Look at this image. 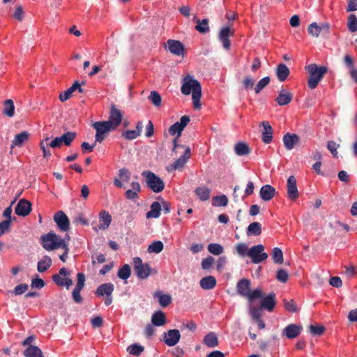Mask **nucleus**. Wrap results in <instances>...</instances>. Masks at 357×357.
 <instances>
[{"mask_svg": "<svg viewBox=\"0 0 357 357\" xmlns=\"http://www.w3.org/2000/svg\"><path fill=\"white\" fill-rule=\"evenodd\" d=\"M287 197L290 200L294 201L299 197L296 185V179L294 176H290L287 182Z\"/></svg>", "mask_w": 357, "mask_h": 357, "instance_id": "nucleus-17", "label": "nucleus"}, {"mask_svg": "<svg viewBox=\"0 0 357 357\" xmlns=\"http://www.w3.org/2000/svg\"><path fill=\"white\" fill-rule=\"evenodd\" d=\"M75 91H78L79 93H84V89L82 88V86L78 81H75L68 89L61 93L59 96V100L61 102L66 101L71 97L72 93Z\"/></svg>", "mask_w": 357, "mask_h": 357, "instance_id": "nucleus-21", "label": "nucleus"}, {"mask_svg": "<svg viewBox=\"0 0 357 357\" xmlns=\"http://www.w3.org/2000/svg\"><path fill=\"white\" fill-rule=\"evenodd\" d=\"M132 189L126 191L125 196L128 199L135 201L139 198L138 193L141 191V187L138 182L133 181L130 183Z\"/></svg>", "mask_w": 357, "mask_h": 357, "instance_id": "nucleus-28", "label": "nucleus"}, {"mask_svg": "<svg viewBox=\"0 0 357 357\" xmlns=\"http://www.w3.org/2000/svg\"><path fill=\"white\" fill-rule=\"evenodd\" d=\"M93 128L96 130V142L101 143L106 137L107 135L115 129L111 126V123L104 121H97L93 124Z\"/></svg>", "mask_w": 357, "mask_h": 357, "instance_id": "nucleus-6", "label": "nucleus"}, {"mask_svg": "<svg viewBox=\"0 0 357 357\" xmlns=\"http://www.w3.org/2000/svg\"><path fill=\"white\" fill-rule=\"evenodd\" d=\"M25 357H44L41 349L36 346H29L24 351Z\"/></svg>", "mask_w": 357, "mask_h": 357, "instance_id": "nucleus-40", "label": "nucleus"}, {"mask_svg": "<svg viewBox=\"0 0 357 357\" xmlns=\"http://www.w3.org/2000/svg\"><path fill=\"white\" fill-rule=\"evenodd\" d=\"M293 99V94L284 89H282L278 92V96L275 98V102L280 106L287 105L291 102Z\"/></svg>", "mask_w": 357, "mask_h": 357, "instance_id": "nucleus-22", "label": "nucleus"}, {"mask_svg": "<svg viewBox=\"0 0 357 357\" xmlns=\"http://www.w3.org/2000/svg\"><path fill=\"white\" fill-rule=\"evenodd\" d=\"M52 261L51 258L45 255L40 260L38 261L37 264V270L40 273H44L47 271L52 266Z\"/></svg>", "mask_w": 357, "mask_h": 357, "instance_id": "nucleus-35", "label": "nucleus"}, {"mask_svg": "<svg viewBox=\"0 0 357 357\" xmlns=\"http://www.w3.org/2000/svg\"><path fill=\"white\" fill-rule=\"evenodd\" d=\"M275 294L272 292L270 293L267 296L264 297L261 301V307L267 310L269 312H272L275 306Z\"/></svg>", "mask_w": 357, "mask_h": 357, "instance_id": "nucleus-27", "label": "nucleus"}, {"mask_svg": "<svg viewBox=\"0 0 357 357\" xmlns=\"http://www.w3.org/2000/svg\"><path fill=\"white\" fill-rule=\"evenodd\" d=\"M270 82V77L268 76L264 77V78L261 79L257 84H256V86L255 87V92L256 94L259 93L263 89H264Z\"/></svg>", "mask_w": 357, "mask_h": 357, "instance_id": "nucleus-52", "label": "nucleus"}, {"mask_svg": "<svg viewBox=\"0 0 357 357\" xmlns=\"http://www.w3.org/2000/svg\"><path fill=\"white\" fill-rule=\"evenodd\" d=\"M236 291L240 296L247 298L250 303L255 299L263 298V293L260 289L251 291V282L246 278H243L237 282Z\"/></svg>", "mask_w": 357, "mask_h": 357, "instance_id": "nucleus-2", "label": "nucleus"}, {"mask_svg": "<svg viewBox=\"0 0 357 357\" xmlns=\"http://www.w3.org/2000/svg\"><path fill=\"white\" fill-rule=\"evenodd\" d=\"M31 211V202L24 199H20L15 208V213L17 215L23 217L28 215L30 213Z\"/></svg>", "mask_w": 357, "mask_h": 357, "instance_id": "nucleus-18", "label": "nucleus"}, {"mask_svg": "<svg viewBox=\"0 0 357 357\" xmlns=\"http://www.w3.org/2000/svg\"><path fill=\"white\" fill-rule=\"evenodd\" d=\"M149 100H150L152 104L155 107H159L161 105L162 98L160 93L156 91H151L149 97Z\"/></svg>", "mask_w": 357, "mask_h": 357, "instance_id": "nucleus-50", "label": "nucleus"}, {"mask_svg": "<svg viewBox=\"0 0 357 357\" xmlns=\"http://www.w3.org/2000/svg\"><path fill=\"white\" fill-rule=\"evenodd\" d=\"M181 334L178 329H170L163 333L164 342L169 347L175 346L180 340Z\"/></svg>", "mask_w": 357, "mask_h": 357, "instance_id": "nucleus-14", "label": "nucleus"}, {"mask_svg": "<svg viewBox=\"0 0 357 357\" xmlns=\"http://www.w3.org/2000/svg\"><path fill=\"white\" fill-rule=\"evenodd\" d=\"M29 289V286L27 284L22 283L17 285L14 289L12 291V294L15 296H19L24 294Z\"/></svg>", "mask_w": 357, "mask_h": 357, "instance_id": "nucleus-59", "label": "nucleus"}, {"mask_svg": "<svg viewBox=\"0 0 357 357\" xmlns=\"http://www.w3.org/2000/svg\"><path fill=\"white\" fill-rule=\"evenodd\" d=\"M49 139H50L49 137H46L45 139L41 140L39 144L40 148L43 153L44 158H49L52 155L51 152L50 151L49 149H47V147L48 146L50 147V146H49L50 143H48Z\"/></svg>", "mask_w": 357, "mask_h": 357, "instance_id": "nucleus-54", "label": "nucleus"}, {"mask_svg": "<svg viewBox=\"0 0 357 357\" xmlns=\"http://www.w3.org/2000/svg\"><path fill=\"white\" fill-rule=\"evenodd\" d=\"M272 259L275 264H282L284 261L283 252L279 248H274L272 250Z\"/></svg>", "mask_w": 357, "mask_h": 357, "instance_id": "nucleus-45", "label": "nucleus"}, {"mask_svg": "<svg viewBox=\"0 0 357 357\" xmlns=\"http://www.w3.org/2000/svg\"><path fill=\"white\" fill-rule=\"evenodd\" d=\"M181 91L184 95H189L190 93H192V103L195 109H200L202 87L200 83L197 79H192L189 75L183 78V83Z\"/></svg>", "mask_w": 357, "mask_h": 357, "instance_id": "nucleus-1", "label": "nucleus"}, {"mask_svg": "<svg viewBox=\"0 0 357 357\" xmlns=\"http://www.w3.org/2000/svg\"><path fill=\"white\" fill-rule=\"evenodd\" d=\"M263 127V131L261 133V139L264 143L269 144L273 139V128L268 121H263L261 123Z\"/></svg>", "mask_w": 357, "mask_h": 357, "instance_id": "nucleus-23", "label": "nucleus"}, {"mask_svg": "<svg viewBox=\"0 0 357 357\" xmlns=\"http://www.w3.org/2000/svg\"><path fill=\"white\" fill-rule=\"evenodd\" d=\"M190 158V149L189 146H187L185 149L183 154L181 155L177 160H176L173 164L167 166V170L168 172H172L174 170L183 168Z\"/></svg>", "mask_w": 357, "mask_h": 357, "instance_id": "nucleus-12", "label": "nucleus"}, {"mask_svg": "<svg viewBox=\"0 0 357 357\" xmlns=\"http://www.w3.org/2000/svg\"><path fill=\"white\" fill-rule=\"evenodd\" d=\"M302 329L301 326L291 324L283 329L282 334L289 339H294L298 336Z\"/></svg>", "mask_w": 357, "mask_h": 357, "instance_id": "nucleus-24", "label": "nucleus"}, {"mask_svg": "<svg viewBox=\"0 0 357 357\" xmlns=\"http://www.w3.org/2000/svg\"><path fill=\"white\" fill-rule=\"evenodd\" d=\"M289 278L288 273L284 269H279L276 273V279L282 283H285Z\"/></svg>", "mask_w": 357, "mask_h": 357, "instance_id": "nucleus-60", "label": "nucleus"}, {"mask_svg": "<svg viewBox=\"0 0 357 357\" xmlns=\"http://www.w3.org/2000/svg\"><path fill=\"white\" fill-rule=\"evenodd\" d=\"M214 261L215 260L213 257H212L211 256H208L206 258L204 259L202 261V268L204 270H209L214 264Z\"/></svg>", "mask_w": 357, "mask_h": 357, "instance_id": "nucleus-58", "label": "nucleus"}, {"mask_svg": "<svg viewBox=\"0 0 357 357\" xmlns=\"http://www.w3.org/2000/svg\"><path fill=\"white\" fill-rule=\"evenodd\" d=\"M167 49L173 54L176 56H183L184 45L179 40L169 39L167 41Z\"/></svg>", "mask_w": 357, "mask_h": 357, "instance_id": "nucleus-19", "label": "nucleus"}, {"mask_svg": "<svg viewBox=\"0 0 357 357\" xmlns=\"http://www.w3.org/2000/svg\"><path fill=\"white\" fill-rule=\"evenodd\" d=\"M264 246L263 245H254L249 249L248 256L251 258L253 264H260L268 258V254L264 252Z\"/></svg>", "mask_w": 357, "mask_h": 357, "instance_id": "nucleus-8", "label": "nucleus"}, {"mask_svg": "<svg viewBox=\"0 0 357 357\" xmlns=\"http://www.w3.org/2000/svg\"><path fill=\"white\" fill-rule=\"evenodd\" d=\"M15 107L13 101L11 99H8L4 102V108L3 114L12 117L14 115Z\"/></svg>", "mask_w": 357, "mask_h": 357, "instance_id": "nucleus-46", "label": "nucleus"}, {"mask_svg": "<svg viewBox=\"0 0 357 357\" xmlns=\"http://www.w3.org/2000/svg\"><path fill=\"white\" fill-rule=\"evenodd\" d=\"M112 222V217L106 211H102L99 213V229L105 230L109 227Z\"/></svg>", "mask_w": 357, "mask_h": 357, "instance_id": "nucleus-31", "label": "nucleus"}, {"mask_svg": "<svg viewBox=\"0 0 357 357\" xmlns=\"http://www.w3.org/2000/svg\"><path fill=\"white\" fill-rule=\"evenodd\" d=\"M140 135L139 134V131L128 130L122 132L121 136L128 140H132L136 139Z\"/></svg>", "mask_w": 357, "mask_h": 357, "instance_id": "nucleus-56", "label": "nucleus"}, {"mask_svg": "<svg viewBox=\"0 0 357 357\" xmlns=\"http://www.w3.org/2000/svg\"><path fill=\"white\" fill-rule=\"evenodd\" d=\"M144 350V347L139 344H132L127 348V351L135 356H140Z\"/></svg>", "mask_w": 357, "mask_h": 357, "instance_id": "nucleus-48", "label": "nucleus"}, {"mask_svg": "<svg viewBox=\"0 0 357 357\" xmlns=\"http://www.w3.org/2000/svg\"><path fill=\"white\" fill-rule=\"evenodd\" d=\"M29 135H30L27 131H23L16 135L12 140L10 149H12L15 146H22L24 142L29 140Z\"/></svg>", "mask_w": 357, "mask_h": 357, "instance_id": "nucleus-30", "label": "nucleus"}, {"mask_svg": "<svg viewBox=\"0 0 357 357\" xmlns=\"http://www.w3.org/2000/svg\"><path fill=\"white\" fill-rule=\"evenodd\" d=\"M183 130V128L178 124V122H176L173 125L170 126L169 128V133L171 135H174L176 133L178 134L177 137L173 140L174 149V151L177 146V138L181 136L182 131Z\"/></svg>", "mask_w": 357, "mask_h": 357, "instance_id": "nucleus-39", "label": "nucleus"}, {"mask_svg": "<svg viewBox=\"0 0 357 357\" xmlns=\"http://www.w3.org/2000/svg\"><path fill=\"white\" fill-rule=\"evenodd\" d=\"M200 287L204 290L213 289L216 285V279L212 276H206L199 281Z\"/></svg>", "mask_w": 357, "mask_h": 357, "instance_id": "nucleus-33", "label": "nucleus"}, {"mask_svg": "<svg viewBox=\"0 0 357 357\" xmlns=\"http://www.w3.org/2000/svg\"><path fill=\"white\" fill-rule=\"evenodd\" d=\"M142 175L146 178V184L153 192L158 193L164 190V181L153 172L145 171Z\"/></svg>", "mask_w": 357, "mask_h": 357, "instance_id": "nucleus-5", "label": "nucleus"}, {"mask_svg": "<svg viewBox=\"0 0 357 357\" xmlns=\"http://www.w3.org/2000/svg\"><path fill=\"white\" fill-rule=\"evenodd\" d=\"M76 135V132H67L61 137H57L53 139L51 142H50L49 146L53 149L60 148L63 144L65 146H68L75 139Z\"/></svg>", "mask_w": 357, "mask_h": 357, "instance_id": "nucleus-9", "label": "nucleus"}, {"mask_svg": "<svg viewBox=\"0 0 357 357\" xmlns=\"http://www.w3.org/2000/svg\"><path fill=\"white\" fill-rule=\"evenodd\" d=\"M54 220L58 228L62 231H68L70 229V221L66 213L59 211L54 215Z\"/></svg>", "mask_w": 357, "mask_h": 357, "instance_id": "nucleus-13", "label": "nucleus"}, {"mask_svg": "<svg viewBox=\"0 0 357 357\" xmlns=\"http://www.w3.org/2000/svg\"><path fill=\"white\" fill-rule=\"evenodd\" d=\"M248 236H259L261 234V225L258 222H254L249 225L247 228Z\"/></svg>", "mask_w": 357, "mask_h": 357, "instance_id": "nucleus-41", "label": "nucleus"}, {"mask_svg": "<svg viewBox=\"0 0 357 357\" xmlns=\"http://www.w3.org/2000/svg\"><path fill=\"white\" fill-rule=\"evenodd\" d=\"M339 147H340V144H337L334 141H328V143H327V149L330 151L331 154L335 158H337L338 153H337V149Z\"/></svg>", "mask_w": 357, "mask_h": 357, "instance_id": "nucleus-57", "label": "nucleus"}, {"mask_svg": "<svg viewBox=\"0 0 357 357\" xmlns=\"http://www.w3.org/2000/svg\"><path fill=\"white\" fill-rule=\"evenodd\" d=\"M130 172L126 168H121L119 170V176L121 180L128 182L130 178Z\"/></svg>", "mask_w": 357, "mask_h": 357, "instance_id": "nucleus-63", "label": "nucleus"}, {"mask_svg": "<svg viewBox=\"0 0 357 357\" xmlns=\"http://www.w3.org/2000/svg\"><path fill=\"white\" fill-rule=\"evenodd\" d=\"M193 21L196 22L195 29L200 33H206L209 31V20L207 18L199 20L196 15L193 17Z\"/></svg>", "mask_w": 357, "mask_h": 357, "instance_id": "nucleus-29", "label": "nucleus"}, {"mask_svg": "<svg viewBox=\"0 0 357 357\" xmlns=\"http://www.w3.org/2000/svg\"><path fill=\"white\" fill-rule=\"evenodd\" d=\"M11 225V220H3L0 222V236L3 235L5 233L10 230Z\"/></svg>", "mask_w": 357, "mask_h": 357, "instance_id": "nucleus-64", "label": "nucleus"}, {"mask_svg": "<svg viewBox=\"0 0 357 357\" xmlns=\"http://www.w3.org/2000/svg\"><path fill=\"white\" fill-rule=\"evenodd\" d=\"M123 114L114 105H112L109 120L105 121L111 123V126L116 129L121 124Z\"/></svg>", "mask_w": 357, "mask_h": 357, "instance_id": "nucleus-16", "label": "nucleus"}, {"mask_svg": "<svg viewBox=\"0 0 357 357\" xmlns=\"http://www.w3.org/2000/svg\"><path fill=\"white\" fill-rule=\"evenodd\" d=\"M284 146L287 150H291L300 142V137L295 133H287L282 138Z\"/></svg>", "mask_w": 357, "mask_h": 357, "instance_id": "nucleus-20", "label": "nucleus"}, {"mask_svg": "<svg viewBox=\"0 0 357 357\" xmlns=\"http://www.w3.org/2000/svg\"><path fill=\"white\" fill-rule=\"evenodd\" d=\"M152 324L156 326H162L166 323L165 314L163 312L159 310L155 312L151 317Z\"/></svg>", "mask_w": 357, "mask_h": 357, "instance_id": "nucleus-38", "label": "nucleus"}, {"mask_svg": "<svg viewBox=\"0 0 357 357\" xmlns=\"http://www.w3.org/2000/svg\"><path fill=\"white\" fill-rule=\"evenodd\" d=\"M275 192V189L271 185L267 184L261 188L259 195L262 200L268 202L274 197Z\"/></svg>", "mask_w": 357, "mask_h": 357, "instance_id": "nucleus-25", "label": "nucleus"}, {"mask_svg": "<svg viewBox=\"0 0 357 357\" xmlns=\"http://www.w3.org/2000/svg\"><path fill=\"white\" fill-rule=\"evenodd\" d=\"M203 342L208 347L213 348L218 345V339L215 333L211 332L204 337Z\"/></svg>", "mask_w": 357, "mask_h": 357, "instance_id": "nucleus-37", "label": "nucleus"}, {"mask_svg": "<svg viewBox=\"0 0 357 357\" xmlns=\"http://www.w3.org/2000/svg\"><path fill=\"white\" fill-rule=\"evenodd\" d=\"M131 269L128 264H124L121 267L117 275L120 279L127 280L130 277Z\"/></svg>", "mask_w": 357, "mask_h": 357, "instance_id": "nucleus-47", "label": "nucleus"}, {"mask_svg": "<svg viewBox=\"0 0 357 357\" xmlns=\"http://www.w3.org/2000/svg\"><path fill=\"white\" fill-rule=\"evenodd\" d=\"M195 194L201 201H206L209 199L211 190L206 186H200L195 189Z\"/></svg>", "mask_w": 357, "mask_h": 357, "instance_id": "nucleus-42", "label": "nucleus"}, {"mask_svg": "<svg viewBox=\"0 0 357 357\" xmlns=\"http://www.w3.org/2000/svg\"><path fill=\"white\" fill-rule=\"evenodd\" d=\"M151 210L146 213V218H158L162 210L161 204L158 202H153L151 205Z\"/></svg>", "mask_w": 357, "mask_h": 357, "instance_id": "nucleus-36", "label": "nucleus"}, {"mask_svg": "<svg viewBox=\"0 0 357 357\" xmlns=\"http://www.w3.org/2000/svg\"><path fill=\"white\" fill-rule=\"evenodd\" d=\"M235 153L238 155H245L250 153L249 146L244 142H238L234 147Z\"/></svg>", "mask_w": 357, "mask_h": 357, "instance_id": "nucleus-43", "label": "nucleus"}, {"mask_svg": "<svg viewBox=\"0 0 357 357\" xmlns=\"http://www.w3.org/2000/svg\"><path fill=\"white\" fill-rule=\"evenodd\" d=\"M347 27L351 32L357 31V17L354 14L349 15L347 20Z\"/></svg>", "mask_w": 357, "mask_h": 357, "instance_id": "nucleus-53", "label": "nucleus"}, {"mask_svg": "<svg viewBox=\"0 0 357 357\" xmlns=\"http://www.w3.org/2000/svg\"><path fill=\"white\" fill-rule=\"evenodd\" d=\"M40 243L43 248L47 250H54L60 248L66 247V242L61 236L56 235L54 231L41 236Z\"/></svg>", "mask_w": 357, "mask_h": 357, "instance_id": "nucleus-4", "label": "nucleus"}, {"mask_svg": "<svg viewBox=\"0 0 357 357\" xmlns=\"http://www.w3.org/2000/svg\"><path fill=\"white\" fill-rule=\"evenodd\" d=\"M208 250L214 255H220L224 252V248L220 244L210 243L208 245Z\"/></svg>", "mask_w": 357, "mask_h": 357, "instance_id": "nucleus-51", "label": "nucleus"}, {"mask_svg": "<svg viewBox=\"0 0 357 357\" xmlns=\"http://www.w3.org/2000/svg\"><path fill=\"white\" fill-rule=\"evenodd\" d=\"M308 33L313 37L317 38L321 33L320 27L316 22L311 23L307 29Z\"/></svg>", "mask_w": 357, "mask_h": 357, "instance_id": "nucleus-55", "label": "nucleus"}, {"mask_svg": "<svg viewBox=\"0 0 357 357\" xmlns=\"http://www.w3.org/2000/svg\"><path fill=\"white\" fill-rule=\"evenodd\" d=\"M305 70L310 74L307 79V86L310 89H314L321 79L324 75L327 73L328 68L325 66H318L315 63L310 64L305 66Z\"/></svg>", "mask_w": 357, "mask_h": 357, "instance_id": "nucleus-3", "label": "nucleus"}, {"mask_svg": "<svg viewBox=\"0 0 357 357\" xmlns=\"http://www.w3.org/2000/svg\"><path fill=\"white\" fill-rule=\"evenodd\" d=\"M164 248L163 243L160 241H153L149 245L148 252L149 253H160Z\"/></svg>", "mask_w": 357, "mask_h": 357, "instance_id": "nucleus-49", "label": "nucleus"}, {"mask_svg": "<svg viewBox=\"0 0 357 357\" xmlns=\"http://www.w3.org/2000/svg\"><path fill=\"white\" fill-rule=\"evenodd\" d=\"M134 271L139 279H146L151 273V268L149 264H144L140 257L133 258Z\"/></svg>", "mask_w": 357, "mask_h": 357, "instance_id": "nucleus-7", "label": "nucleus"}, {"mask_svg": "<svg viewBox=\"0 0 357 357\" xmlns=\"http://www.w3.org/2000/svg\"><path fill=\"white\" fill-rule=\"evenodd\" d=\"M310 331L314 335H321L325 331V327L323 326H314L310 325L309 326Z\"/></svg>", "mask_w": 357, "mask_h": 357, "instance_id": "nucleus-61", "label": "nucleus"}, {"mask_svg": "<svg viewBox=\"0 0 357 357\" xmlns=\"http://www.w3.org/2000/svg\"><path fill=\"white\" fill-rule=\"evenodd\" d=\"M114 286L111 282L104 283L98 287L95 294L98 296H111L114 291Z\"/></svg>", "mask_w": 357, "mask_h": 357, "instance_id": "nucleus-26", "label": "nucleus"}, {"mask_svg": "<svg viewBox=\"0 0 357 357\" xmlns=\"http://www.w3.org/2000/svg\"><path fill=\"white\" fill-rule=\"evenodd\" d=\"M77 278V284L72 292V296L74 302L79 304L83 301V298L80 295V291L83 289L85 285V275L82 273H78Z\"/></svg>", "mask_w": 357, "mask_h": 357, "instance_id": "nucleus-11", "label": "nucleus"}, {"mask_svg": "<svg viewBox=\"0 0 357 357\" xmlns=\"http://www.w3.org/2000/svg\"><path fill=\"white\" fill-rule=\"evenodd\" d=\"M153 297L158 299L160 305L162 307L168 306L172 302V296L169 294H165L162 291H158L154 292Z\"/></svg>", "mask_w": 357, "mask_h": 357, "instance_id": "nucleus-34", "label": "nucleus"}, {"mask_svg": "<svg viewBox=\"0 0 357 357\" xmlns=\"http://www.w3.org/2000/svg\"><path fill=\"white\" fill-rule=\"evenodd\" d=\"M70 272L68 271L66 268H61L58 274H55L52 276V280L59 287H66L67 289L73 284V280L69 278H63L65 276H69Z\"/></svg>", "mask_w": 357, "mask_h": 357, "instance_id": "nucleus-10", "label": "nucleus"}, {"mask_svg": "<svg viewBox=\"0 0 357 357\" xmlns=\"http://www.w3.org/2000/svg\"><path fill=\"white\" fill-rule=\"evenodd\" d=\"M236 252L237 253L241 256L244 257L245 255L248 256V252L249 250H248V246L243 243H239L236 246Z\"/></svg>", "mask_w": 357, "mask_h": 357, "instance_id": "nucleus-62", "label": "nucleus"}, {"mask_svg": "<svg viewBox=\"0 0 357 357\" xmlns=\"http://www.w3.org/2000/svg\"><path fill=\"white\" fill-rule=\"evenodd\" d=\"M234 35V31L229 26H225L221 29L218 34V38L222 43V46L225 50H229L231 47L230 36Z\"/></svg>", "mask_w": 357, "mask_h": 357, "instance_id": "nucleus-15", "label": "nucleus"}, {"mask_svg": "<svg viewBox=\"0 0 357 357\" xmlns=\"http://www.w3.org/2000/svg\"><path fill=\"white\" fill-rule=\"evenodd\" d=\"M276 76L280 82H284L289 75L290 70L284 63H279L275 70Z\"/></svg>", "mask_w": 357, "mask_h": 357, "instance_id": "nucleus-32", "label": "nucleus"}, {"mask_svg": "<svg viewBox=\"0 0 357 357\" xmlns=\"http://www.w3.org/2000/svg\"><path fill=\"white\" fill-rule=\"evenodd\" d=\"M228 204V198L226 195H222L219 196H215L212 199V205L213 206H226Z\"/></svg>", "mask_w": 357, "mask_h": 357, "instance_id": "nucleus-44", "label": "nucleus"}]
</instances>
